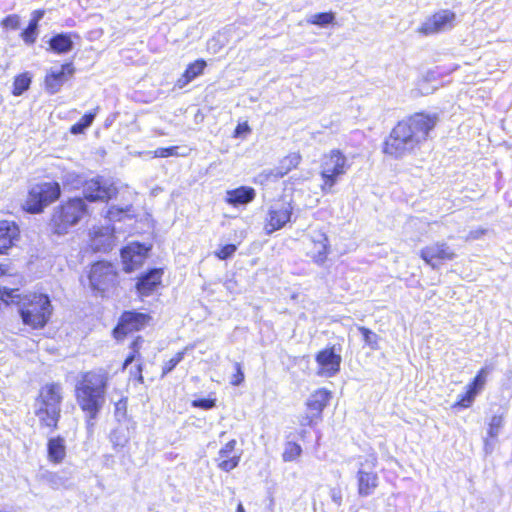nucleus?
Instances as JSON below:
<instances>
[{
  "label": "nucleus",
  "mask_w": 512,
  "mask_h": 512,
  "mask_svg": "<svg viewBox=\"0 0 512 512\" xmlns=\"http://www.w3.org/2000/svg\"><path fill=\"white\" fill-rule=\"evenodd\" d=\"M437 120L436 115L416 113L399 121L385 139L383 153L396 159L412 153L426 141Z\"/></svg>",
  "instance_id": "obj_1"
},
{
  "label": "nucleus",
  "mask_w": 512,
  "mask_h": 512,
  "mask_svg": "<svg viewBox=\"0 0 512 512\" xmlns=\"http://www.w3.org/2000/svg\"><path fill=\"white\" fill-rule=\"evenodd\" d=\"M122 405H123V407L125 408V404H124V403H122V401H119V402L116 404V415L118 414V412H119L120 410H122Z\"/></svg>",
  "instance_id": "obj_54"
},
{
  "label": "nucleus",
  "mask_w": 512,
  "mask_h": 512,
  "mask_svg": "<svg viewBox=\"0 0 512 512\" xmlns=\"http://www.w3.org/2000/svg\"><path fill=\"white\" fill-rule=\"evenodd\" d=\"M504 418L502 415H494L489 422L488 436L496 438L503 427Z\"/></svg>",
  "instance_id": "obj_39"
},
{
  "label": "nucleus",
  "mask_w": 512,
  "mask_h": 512,
  "mask_svg": "<svg viewBox=\"0 0 512 512\" xmlns=\"http://www.w3.org/2000/svg\"><path fill=\"white\" fill-rule=\"evenodd\" d=\"M335 20V16L332 12H322L312 15L307 21L311 24L325 27Z\"/></svg>",
  "instance_id": "obj_35"
},
{
  "label": "nucleus",
  "mask_w": 512,
  "mask_h": 512,
  "mask_svg": "<svg viewBox=\"0 0 512 512\" xmlns=\"http://www.w3.org/2000/svg\"><path fill=\"white\" fill-rule=\"evenodd\" d=\"M18 235L19 229L14 222L0 221V254L6 253L11 248Z\"/></svg>",
  "instance_id": "obj_22"
},
{
  "label": "nucleus",
  "mask_w": 512,
  "mask_h": 512,
  "mask_svg": "<svg viewBox=\"0 0 512 512\" xmlns=\"http://www.w3.org/2000/svg\"><path fill=\"white\" fill-rule=\"evenodd\" d=\"M44 479L53 489H59L64 486V479L57 473L47 472L43 475Z\"/></svg>",
  "instance_id": "obj_42"
},
{
  "label": "nucleus",
  "mask_w": 512,
  "mask_h": 512,
  "mask_svg": "<svg viewBox=\"0 0 512 512\" xmlns=\"http://www.w3.org/2000/svg\"><path fill=\"white\" fill-rule=\"evenodd\" d=\"M315 361L318 364L317 375L330 378L340 371L342 357L337 353L335 346H332L319 351Z\"/></svg>",
  "instance_id": "obj_13"
},
{
  "label": "nucleus",
  "mask_w": 512,
  "mask_h": 512,
  "mask_svg": "<svg viewBox=\"0 0 512 512\" xmlns=\"http://www.w3.org/2000/svg\"><path fill=\"white\" fill-rule=\"evenodd\" d=\"M256 197V191L249 186H240L226 192V202L234 207L247 205Z\"/></svg>",
  "instance_id": "obj_20"
},
{
  "label": "nucleus",
  "mask_w": 512,
  "mask_h": 512,
  "mask_svg": "<svg viewBox=\"0 0 512 512\" xmlns=\"http://www.w3.org/2000/svg\"><path fill=\"white\" fill-rule=\"evenodd\" d=\"M74 73L72 63L63 64L60 69L51 68L45 76V89L49 94L59 92L68 77Z\"/></svg>",
  "instance_id": "obj_17"
},
{
  "label": "nucleus",
  "mask_w": 512,
  "mask_h": 512,
  "mask_svg": "<svg viewBox=\"0 0 512 512\" xmlns=\"http://www.w3.org/2000/svg\"><path fill=\"white\" fill-rule=\"evenodd\" d=\"M349 167L346 156L338 149L323 155L320 165V176L323 181L321 191L325 194L332 193L338 179L346 174Z\"/></svg>",
  "instance_id": "obj_6"
},
{
  "label": "nucleus",
  "mask_w": 512,
  "mask_h": 512,
  "mask_svg": "<svg viewBox=\"0 0 512 512\" xmlns=\"http://www.w3.org/2000/svg\"><path fill=\"white\" fill-rule=\"evenodd\" d=\"M65 184H71L74 188H77L78 185L82 184V180L75 174H67L65 176Z\"/></svg>",
  "instance_id": "obj_49"
},
{
  "label": "nucleus",
  "mask_w": 512,
  "mask_h": 512,
  "mask_svg": "<svg viewBox=\"0 0 512 512\" xmlns=\"http://www.w3.org/2000/svg\"><path fill=\"white\" fill-rule=\"evenodd\" d=\"M357 329L362 334L363 341L367 346H369L373 350L379 349V337L376 333H374L373 331L364 326H358Z\"/></svg>",
  "instance_id": "obj_34"
},
{
  "label": "nucleus",
  "mask_w": 512,
  "mask_h": 512,
  "mask_svg": "<svg viewBox=\"0 0 512 512\" xmlns=\"http://www.w3.org/2000/svg\"><path fill=\"white\" fill-rule=\"evenodd\" d=\"M178 147L172 146V147H166V148H158L155 150V156L161 157V158H167L170 156H177L178 155Z\"/></svg>",
  "instance_id": "obj_47"
},
{
  "label": "nucleus",
  "mask_w": 512,
  "mask_h": 512,
  "mask_svg": "<svg viewBox=\"0 0 512 512\" xmlns=\"http://www.w3.org/2000/svg\"><path fill=\"white\" fill-rule=\"evenodd\" d=\"M62 387L60 384H47L40 390L36 415L40 422L52 429L57 428L61 413Z\"/></svg>",
  "instance_id": "obj_5"
},
{
  "label": "nucleus",
  "mask_w": 512,
  "mask_h": 512,
  "mask_svg": "<svg viewBox=\"0 0 512 512\" xmlns=\"http://www.w3.org/2000/svg\"><path fill=\"white\" fill-rule=\"evenodd\" d=\"M236 444V440L232 439L219 450L216 461L222 471L230 472L238 466L241 452L236 450Z\"/></svg>",
  "instance_id": "obj_18"
},
{
  "label": "nucleus",
  "mask_w": 512,
  "mask_h": 512,
  "mask_svg": "<svg viewBox=\"0 0 512 512\" xmlns=\"http://www.w3.org/2000/svg\"><path fill=\"white\" fill-rule=\"evenodd\" d=\"M377 459L374 456L365 460V463H360V468L357 472L358 479V494L367 497L373 494L378 486V476L372 469L376 466Z\"/></svg>",
  "instance_id": "obj_12"
},
{
  "label": "nucleus",
  "mask_w": 512,
  "mask_h": 512,
  "mask_svg": "<svg viewBox=\"0 0 512 512\" xmlns=\"http://www.w3.org/2000/svg\"><path fill=\"white\" fill-rule=\"evenodd\" d=\"M192 406L203 410H209L216 406V399L200 398L192 401Z\"/></svg>",
  "instance_id": "obj_43"
},
{
  "label": "nucleus",
  "mask_w": 512,
  "mask_h": 512,
  "mask_svg": "<svg viewBox=\"0 0 512 512\" xmlns=\"http://www.w3.org/2000/svg\"><path fill=\"white\" fill-rule=\"evenodd\" d=\"M206 65V62L203 59H198L189 64L182 76L177 80L176 86L180 89L185 87L188 83L203 73Z\"/></svg>",
  "instance_id": "obj_26"
},
{
  "label": "nucleus",
  "mask_w": 512,
  "mask_h": 512,
  "mask_svg": "<svg viewBox=\"0 0 512 512\" xmlns=\"http://www.w3.org/2000/svg\"><path fill=\"white\" fill-rule=\"evenodd\" d=\"M116 280L117 272L111 263L101 261L92 265L89 282L93 291L103 294L115 285Z\"/></svg>",
  "instance_id": "obj_8"
},
{
  "label": "nucleus",
  "mask_w": 512,
  "mask_h": 512,
  "mask_svg": "<svg viewBox=\"0 0 512 512\" xmlns=\"http://www.w3.org/2000/svg\"><path fill=\"white\" fill-rule=\"evenodd\" d=\"M38 27L39 25L29 21L27 28L21 33V37L26 44L31 45L36 41L38 36Z\"/></svg>",
  "instance_id": "obj_38"
},
{
  "label": "nucleus",
  "mask_w": 512,
  "mask_h": 512,
  "mask_svg": "<svg viewBox=\"0 0 512 512\" xmlns=\"http://www.w3.org/2000/svg\"><path fill=\"white\" fill-rule=\"evenodd\" d=\"M331 393L325 389H319L310 396L307 401V407L311 411V418L321 415L324 408L328 405Z\"/></svg>",
  "instance_id": "obj_23"
},
{
  "label": "nucleus",
  "mask_w": 512,
  "mask_h": 512,
  "mask_svg": "<svg viewBox=\"0 0 512 512\" xmlns=\"http://www.w3.org/2000/svg\"><path fill=\"white\" fill-rule=\"evenodd\" d=\"M143 342V339L141 337H137L132 343H131V353L127 356L123 363V370L127 368L131 363H133L135 360H139L140 354L139 349L141 347V343Z\"/></svg>",
  "instance_id": "obj_37"
},
{
  "label": "nucleus",
  "mask_w": 512,
  "mask_h": 512,
  "mask_svg": "<svg viewBox=\"0 0 512 512\" xmlns=\"http://www.w3.org/2000/svg\"><path fill=\"white\" fill-rule=\"evenodd\" d=\"M301 157L299 154H290L283 158L279 166L271 169L267 174V177H273L279 179L288 174L292 169L296 168L300 163Z\"/></svg>",
  "instance_id": "obj_25"
},
{
  "label": "nucleus",
  "mask_w": 512,
  "mask_h": 512,
  "mask_svg": "<svg viewBox=\"0 0 512 512\" xmlns=\"http://www.w3.org/2000/svg\"><path fill=\"white\" fill-rule=\"evenodd\" d=\"M110 441L114 449H122L129 442L128 431L123 428H116L110 433Z\"/></svg>",
  "instance_id": "obj_31"
},
{
  "label": "nucleus",
  "mask_w": 512,
  "mask_h": 512,
  "mask_svg": "<svg viewBox=\"0 0 512 512\" xmlns=\"http://www.w3.org/2000/svg\"><path fill=\"white\" fill-rule=\"evenodd\" d=\"M235 373L232 375L230 383L233 386H239L244 381V372L242 370V366L239 362L234 363Z\"/></svg>",
  "instance_id": "obj_44"
},
{
  "label": "nucleus",
  "mask_w": 512,
  "mask_h": 512,
  "mask_svg": "<svg viewBox=\"0 0 512 512\" xmlns=\"http://www.w3.org/2000/svg\"><path fill=\"white\" fill-rule=\"evenodd\" d=\"M329 496L332 502L339 508L342 505L343 495L339 487H332L329 490Z\"/></svg>",
  "instance_id": "obj_48"
},
{
  "label": "nucleus",
  "mask_w": 512,
  "mask_h": 512,
  "mask_svg": "<svg viewBox=\"0 0 512 512\" xmlns=\"http://www.w3.org/2000/svg\"><path fill=\"white\" fill-rule=\"evenodd\" d=\"M83 194L90 202H106L116 196L117 188L104 178L96 177L83 183Z\"/></svg>",
  "instance_id": "obj_10"
},
{
  "label": "nucleus",
  "mask_w": 512,
  "mask_h": 512,
  "mask_svg": "<svg viewBox=\"0 0 512 512\" xmlns=\"http://www.w3.org/2000/svg\"><path fill=\"white\" fill-rule=\"evenodd\" d=\"M0 300L16 304L22 323L33 330L44 328L53 313L51 300L43 293L20 294L18 289L3 287L0 288Z\"/></svg>",
  "instance_id": "obj_2"
},
{
  "label": "nucleus",
  "mask_w": 512,
  "mask_h": 512,
  "mask_svg": "<svg viewBox=\"0 0 512 512\" xmlns=\"http://www.w3.org/2000/svg\"><path fill=\"white\" fill-rule=\"evenodd\" d=\"M48 43L49 49L56 54H66L74 47V43L69 33H58L50 38Z\"/></svg>",
  "instance_id": "obj_28"
},
{
  "label": "nucleus",
  "mask_w": 512,
  "mask_h": 512,
  "mask_svg": "<svg viewBox=\"0 0 512 512\" xmlns=\"http://www.w3.org/2000/svg\"><path fill=\"white\" fill-rule=\"evenodd\" d=\"M44 14H45L44 10H35L32 13V18H31L30 21L34 22V23H36L38 25L39 21L43 18Z\"/></svg>",
  "instance_id": "obj_51"
},
{
  "label": "nucleus",
  "mask_w": 512,
  "mask_h": 512,
  "mask_svg": "<svg viewBox=\"0 0 512 512\" xmlns=\"http://www.w3.org/2000/svg\"><path fill=\"white\" fill-rule=\"evenodd\" d=\"M236 512H245L244 507L241 503L238 504Z\"/></svg>",
  "instance_id": "obj_55"
},
{
  "label": "nucleus",
  "mask_w": 512,
  "mask_h": 512,
  "mask_svg": "<svg viewBox=\"0 0 512 512\" xmlns=\"http://www.w3.org/2000/svg\"><path fill=\"white\" fill-rule=\"evenodd\" d=\"M87 213V205L83 198H70L54 209L49 227L54 234L64 235L71 227L77 225Z\"/></svg>",
  "instance_id": "obj_4"
},
{
  "label": "nucleus",
  "mask_w": 512,
  "mask_h": 512,
  "mask_svg": "<svg viewBox=\"0 0 512 512\" xmlns=\"http://www.w3.org/2000/svg\"><path fill=\"white\" fill-rule=\"evenodd\" d=\"M420 257L432 269H438L444 261L453 260L456 254L447 243L436 242L421 249Z\"/></svg>",
  "instance_id": "obj_11"
},
{
  "label": "nucleus",
  "mask_w": 512,
  "mask_h": 512,
  "mask_svg": "<svg viewBox=\"0 0 512 512\" xmlns=\"http://www.w3.org/2000/svg\"><path fill=\"white\" fill-rule=\"evenodd\" d=\"M491 370L492 368L489 367H483L482 369H480L475 378L473 379L472 383L468 385V388L472 391H475V393L478 394L484 387L486 378Z\"/></svg>",
  "instance_id": "obj_33"
},
{
  "label": "nucleus",
  "mask_w": 512,
  "mask_h": 512,
  "mask_svg": "<svg viewBox=\"0 0 512 512\" xmlns=\"http://www.w3.org/2000/svg\"><path fill=\"white\" fill-rule=\"evenodd\" d=\"M105 218L110 222L122 221L124 219H132L134 217V211L132 205L109 207L105 213Z\"/></svg>",
  "instance_id": "obj_29"
},
{
  "label": "nucleus",
  "mask_w": 512,
  "mask_h": 512,
  "mask_svg": "<svg viewBox=\"0 0 512 512\" xmlns=\"http://www.w3.org/2000/svg\"><path fill=\"white\" fill-rule=\"evenodd\" d=\"M237 247L234 244H227L216 252V256L221 260L230 258L236 251Z\"/></svg>",
  "instance_id": "obj_45"
},
{
  "label": "nucleus",
  "mask_w": 512,
  "mask_h": 512,
  "mask_svg": "<svg viewBox=\"0 0 512 512\" xmlns=\"http://www.w3.org/2000/svg\"><path fill=\"white\" fill-rule=\"evenodd\" d=\"M311 248L308 249L307 254L313 261L319 265L323 264L327 258L329 241L325 234L318 233L311 241Z\"/></svg>",
  "instance_id": "obj_21"
},
{
  "label": "nucleus",
  "mask_w": 512,
  "mask_h": 512,
  "mask_svg": "<svg viewBox=\"0 0 512 512\" xmlns=\"http://www.w3.org/2000/svg\"><path fill=\"white\" fill-rule=\"evenodd\" d=\"M185 351L176 353L170 360L164 363L162 368V377L170 373L184 358Z\"/></svg>",
  "instance_id": "obj_40"
},
{
  "label": "nucleus",
  "mask_w": 512,
  "mask_h": 512,
  "mask_svg": "<svg viewBox=\"0 0 512 512\" xmlns=\"http://www.w3.org/2000/svg\"><path fill=\"white\" fill-rule=\"evenodd\" d=\"M114 229L110 227L93 229L92 247L97 251H108L111 248Z\"/></svg>",
  "instance_id": "obj_24"
},
{
  "label": "nucleus",
  "mask_w": 512,
  "mask_h": 512,
  "mask_svg": "<svg viewBox=\"0 0 512 512\" xmlns=\"http://www.w3.org/2000/svg\"><path fill=\"white\" fill-rule=\"evenodd\" d=\"M249 131H250V128L247 123L238 124V126L235 129V136H240L243 133H247Z\"/></svg>",
  "instance_id": "obj_52"
},
{
  "label": "nucleus",
  "mask_w": 512,
  "mask_h": 512,
  "mask_svg": "<svg viewBox=\"0 0 512 512\" xmlns=\"http://www.w3.org/2000/svg\"><path fill=\"white\" fill-rule=\"evenodd\" d=\"M456 15L454 12L443 9L429 17L418 29L423 35H432L444 32L454 26Z\"/></svg>",
  "instance_id": "obj_14"
},
{
  "label": "nucleus",
  "mask_w": 512,
  "mask_h": 512,
  "mask_svg": "<svg viewBox=\"0 0 512 512\" xmlns=\"http://www.w3.org/2000/svg\"><path fill=\"white\" fill-rule=\"evenodd\" d=\"M108 373L104 370L84 373L75 386L76 400L85 413L87 429L93 430L94 420L102 410L106 401Z\"/></svg>",
  "instance_id": "obj_3"
},
{
  "label": "nucleus",
  "mask_w": 512,
  "mask_h": 512,
  "mask_svg": "<svg viewBox=\"0 0 512 512\" xmlns=\"http://www.w3.org/2000/svg\"><path fill=\"white\" fill-rule=\"evenodd\" d=\"M98 110L99 107H96L94 110L84 114V116L77 123L71 126L70 132L74 135L83 133L92 125Z\"/></svg>",
  "instance_id": "obj_30"
},
{
  "label": "nucleus",
  "mask_w": 512,
  "mask_h": 512,
  "mask_svg": "<svg viewBox=\"0 0 512 512\" xmlns=\"http://www.w3.org/2000/svg\"><path fill=\"white\" fill-rule=\"evenodd\" d=\"M150 317L147 314L126 311L122 314L119 324L113 333L116 339H121L128 333L142 329L148 322Z\"/></svg>",
  "instance_id": "obj_15"
},
{
  "label": "nucleus",
  "mask_w": 512,
  "mask_h": 512,
  "mask_svg": "<svg viewBox=\"0 0 512 512\" xmlns=\"http://www.w3.org/2000/svg\"><path fill=\"white\" fill-rule=\"evenodd\" d=\"M31 84V76L29 73H22L18 75L13 83V95L20 96L22 95L26 90L29 89Z\"/></svg>",
  "instance_id": "obj_32"
},
{
  "label": "nucleus",
  "mask_w": 512,
  "mask_h": 512,
  "mask_svg": "<svg viewBox=\"0 0 512 512\" xmlns=\"http://www.w3.org/2000/svg\"><path fill=\"white\" fill-rule=\"evenodd\" d=\"M477 393L475 391L467 389L464 395H460L459 400L454 404V407L468 408L472 405Z\"/></svg>",
  "instance_id": "obj_41"
},
{
  "label": "nucleus",
  "mask_w": 512,
  "mask_h": 512,
  "mask_svg": "<svg viewBox=\"0 0 512 512\" xmlns=\"http://www.w3.org/2000/svg\"><path fill=\"white\" fill-rule=\"evenodd\" d=\"M486 233V229L478 228L475 230H471L466 236V240H476L481 238Z\"/></svg>",
  "instance_id": "obj_50"
},
{
  "label": "nucleus",
  "mask_w": 512,
  "mask_h": 512,
  "mask_svg": "<svg viewBox=\"0 0 512 512\" xmlns=\"http://www.w3.org/2000/svg\"><path fill=\"white\" fill-rule=\"evenodd\" d=\"M148 248L140 243H132L121 249V258L126 272H132L144 262Z\"/></svg>",
  "instance_id": "obj_16"
},
{
  "label": "nucleus",
  "mask_w": 512,
  "mask_h": 512,
  "mask_svg": "<svg viewBox=\"0 0 512 512\" xmlns=\"http://www.w3.org/2000/svg\"><path fill=\"white\" fill-rule=\"evenodd\" d=\"M162 270L158 268L150 269L142 274L137 283L136 288L142 296L150 295L154 289L161 283Z\"/></svg>",
  "instance_id": "obj_19"
},
{
  "label": "nucleus",
  "mask_w": 512,
  "mask_h": 512,
  "mask_svg": "<svg viewBox=\"0 0 512 512\" xmlns=\"http://www.w3.org/2000/svg\"><path fill=\"white\" fill-rule=\"evenodd\" d=\"M301 453L302 448L299 444L295 442H287L282 457L285 462H290L299 457Z\"/></svg>",
  "instance_id": "obj_36"
},
{
  "label": "nucleus",
  "mask_w": 512,
  "mask_h": 512,
  "mask_svg": "<svg viewBox=\"0 0 512 512\" xmlns=\"http://www.w3.org/2000/svg\"><path fill=\"white\" fill-rule=\"evenodd\" d=\"M4 28L17 29L20 25V18L16 14L8 15L2 20Z\"/></svg>",
  "instance_id": "obj_46"
},
{
  "label": "nucleus",
  "mask_w": 512,
  "mask_h": 512,
  "mask_svg": "<svg viewBox=\"0 0 512 512\" xmlns=\"http://www.w3.org/2000/svg\"><path fill=\"white\" fill-rule=\"evenodd\" d=\"M48 459L55 463H61L66 456V446L64 438L57 436L50 438L47 444Z\"/></svg>",
  "instance_id": "obj_27"
},
{
  "label": "nucleus",
  "mask_w": 512,
  "mask_h": 512,
  "mask_svg": "<svg viewBox=\"0 0 512 512\" xmlns=\"http://www.w3.org/2000/svg\"><path fill=\"white\" fill-rule=\"evenodd\" d=\"M61 195V188L57 182H42L31 187L25 202V209L29 213H41L46 206L56 201Z\"/></svg>",
  "instance_id": "obj_7"
},
{
  "label": "nucleus",
  "mask_w": 512,
  "mask_h": 512,
  "mask_svg": "<svg viewBox=\"0 0 512 512\" xmlns=\"http://www.w3.org/2000/svg\"><path fill=\"white\" fill-rule=\"evenodd\" d=\"M142 371H143V366L141 363H138L135 367V372L131 371V373L133 375H135V377H137V380L140 382V383H143V375H142Z\"/></svg>",
  "instance_id": "obj_53"
},
{
  "label": "nucleus",
  "mask_w": 512,
  "mask_h": 512,
  "mask_svg": "<svg viewBox=\"0 0 512 512\" xmlns=\"http://www.w3.org/2000/svg\"><path fill=\"white\" fill-rule=\"evenodd\" d=\"M292 212L293 207L288 201L278 200L271 204L266 216V233L272 234L283 228L291 220Z\"/></svg>",
  "instance_id": "obj_9"
}]
</instances>
